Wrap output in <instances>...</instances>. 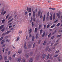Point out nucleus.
Segmentation results:
<instances>
[{
  "label": "nucleus",
  "instance_id": "obj_46",
  "mask_svg": "<svg viewBox=\"0 0 62 62\" xmlns=\"http://www.w3.org/2000/svg\"><path fill=\"white\" fill-rule=\"evenodd\" d=\"M5 30V28H3L2 30H1V31L3 32Z\"/></svg>",
  "mask_w": 62,
  "mask_h": 62
},
{
  "label": "nucleus",
  "instance_id": "obj_54",
  "mask_svg": "<svg viewBox=\"0 0 62 62\" xmlns=\"http://www.w3.org/2000/svg\"><path fill=\"white\" fill-rule=\"evenodd\" d=\"M50 59H52V58H53V56H52V55H51L50 56Z\"/></svg>",
  "mask_w": 62,
  "mask_h": 62
},
{
  "label": "nucleus",
  "instance_id": "obj_64",
  "mask_svg": "<svg viewBox=\"0 0 62 62\" xmlns=\"http://www.w3.org/2000/svg\"><path fill=\"white\" fill-rule=\"evenodd\" d=\"M25 59H24L23 60V62H25Z\"/></svg>",
  "mask_w": 62,
  "mask_h": 62
},
{
  "label": "nucleus",
  "instance_id": "obj_32",
  "mask_svg": "<svg viewBox=\"0 0 62 62\" xmlns=\"http://www.w3.org/2000/svg\"><path fill=\"white\" fill-rule=\"evenodd\" d=\"M62 35L60 34V35H58L57 36V38H58V37H61V36Z\"/></svg>",
  "mask_w": 62,
  "mask_h": 62
},
{
  "label": "nucleus",
  "instance_id": "obj_21",
  "mask_svg": "<svg viewBox=\"0 0 62 62\" xmlns=\"http://www.w3.org/2000/svg\"><path fill=\"white\" fill-rule=\"evenodd\" d=\"M42 13L41 12V13L40 15V18H42Z\"/></svg>",
  "mask_w": 62,
  "mask_h": 62
},
{
  "label": "nucleus",
  "instance_id": "obj_57",
  "mask_svg": "<svg viewBox=\"0 0 62 62\" xmlns=\"http://www.w3.org/2000/svg\"><path fill=\"white\" fill-rule=\"evenodd\" d=\"M10 54V51H9L8 52V55H9V54Z\"/></svg>",
  "mask_w": 62,
  "mask_h": 62
},
{
  "label": "nucleus",
  "instance_id": "obj_43",
  "mask_svg": "<svg viewBox=\"0 0 62 62\" xmlns=\"http://www.w3.org/2000/svg\"><path fill=\"white\" fill-rule=\"evenodd\" d=\"M46 25L45 24L44 25V29H45L46 28Z\"/></svg>",
  "mask_w": 62,
  "mask_h": 62
},
{
  "label": "nucleus",
  "instance_id": "obj_26",
  "mask_svg": "<svg viewBox=\"0 0 62 62\" xmlns=\"http://www.w3.org/2000/svg\"><path fill=\"white\" fill-rule=\"evenodd\" d=\"M40 11H39L38 12V16H40Z\"/></svg>",
  "mask_w": 62,
  "mask_h": 62
},
{
  "label": "nucleus",
  "instance_id": "obj_27",
  "mask_svg": "<svg viewBox=\"0 0 62 62\" xmlns=\"http://www.w3.org/2000/svg\"><path fill=\"white\" fill-rule=\"evenodd\" d=\"M31 26L32 27H34V23L33 22L31 23Z\"/></svg>",
  "mask_w": 62,
  "mask_h": 62
},
{
  "label": "nucleus",
  "instance_id": "obj_1",
  "mask_svg": "<svg viewBox=\"0 0 62 62\" xmlns=\"http://www.w3.org/2000/svg\"><path fill=\"white\" fill-rule=\"evenodd\" d=\"M4 11V8H3L2 9V11L1 13V15H4L6 13V11H5L3 13V12Z\"/></svg>",
  "mask_w": 62,
  "mask_h": 62
},
{
  "label": "nucleus",
  "instance_id": "obj_24",
  "mask_svg": "<svg viewBox=\"0 0 62 62\" xmlns=\"http://www.w3.org/2000/svg\"><path fill=\"white\" fill-rule=\"evenodd\" d=\"M4 27V25H2L0 27V30L3 27Z\"/></svg>",
  "mask_w": 62,
  "mask_h": 62
},
{
  "label": "nucleus",
  "instance_id": "obj_58",
  "mask_svg": "<svg viewBox=\"0 0 62 62\" xmlns=\"http://www.w3.org/2000/svg\"><path fill=\"white\" fill-rule=\"evenodd\" d=\"M33 20V18H32V17H31V19L30 21V22H31L32 21V20Z\"/></svg>",
  "mask_w": 62,
  "mask_h": 62
},
{
  "label": "nucleus",
  "instance_id": "obj_9",
  "mask_svg": "<svg viewBox=\"0 0 62 62\" xmlns=\"http://www.w3.org/2000/svg\"><path fill=\"white\" fill-rule=\"evenodd\" d=\"M45 15H44V16L43 18V22L45 21Z\"/></svg>",
  "mask_w": 62,
  "mask_h": 62
},
{
  "label": "nucleus",
  "instance_id": "obj_50",
  "mask_svg": "<svg viewBox=\"0 0 62 62\" xmlns=\"http://www.w3.org/2000/svg\"><path fill=\"white\" fill-rule=\"evenodd\" d=\"M5 21V20L3 19L2 21V23H4Z\"/></svg>",
  "mask_w": 62,
  "mask_h": 62
},
{
  "label": "nucleus",
  "instance_id": "obj_42",
  "mask_svg": "<svg viewBox=\"0 0 62 62\" xmlns=\"http://www.w3.org/2000/svg\"><path fill=\"white\" fill-rule=\"evenodd\" d=\"M9 15H7L6 16V19H7L8 18V16H9Z\"/></svg>",
  "mask_w": 62,
  "mask_h": 62
},
{
  "label": "nucleus",
  "instance_id": "obj_63",
  "mask_svg": "<svg viewBox=\"0 0 62 62\" xmlns=\"http://www.w3.org/2000/svg\"><path fill=\"white\" fill-rule=\"evenodd\" d=\"M29 16H31V13H29Z\"/></svg>",
  "mask_w": 62,
  "mask_h": 62
},
{
  "label": "nucleus",
  "instance_id": "obj_33",
  "mask_svg": "<svg viewBox=\"0 0 62 62\" xmlns=\"http://www.w3.org/2000/svg\"><path fill=\"white\" fill-rule=\"evenodd\" d=\"M35 45H36V44H35V43H34V44H33V46L32 47V48H34V47H35Z\"/></svg>",
  "mask_w": 62,
  "mask_h": 62
},
{
  "label": "nucleus",
  "instance_id": "obj_44",
  "mask_svg": "<svg viewBox=\"0 0 62 62\" xmlns=\"http://www.w3.org/2000/svg\"><path fill=\"white\" fill-rule=\"evenodd\" d=\"M3 39V37H1L0 39V41H1L2 40V39Z\"/></svg>",
  "mask_w": 62,
  "mask_h": 62
},
{
  "label": "nucleus",
  "instance_id": "obj_19",
  "mask_svg": "<svg viewBox=\"0 0 62 62\" xmlns=\"http://www.w3.org/2000/svg\"><path fill=\"white\" fill-rule=\"evenodd\" d=\"M54 26H55V24H54L52 26L50 27V28H53V27H54Z\"/></svg>",
  "mask_w": 62,
  "mask_h": 62
},
{
  "label": "nucleus",
  "instance_id": "obj_5",
  "mask_svg": "<svg viewBox=\"0 0 62 62\" xmlns=\"http://www.w3.org/2000/svg\"><path fill=\"white\" fill-rule=\"evenodd\" d=\"M55 18V13H54L53 14V19L54 20Z\"/></svg>",
  "mask_w": 62,
  "mask_h": 62
},
{
  "label": "nucleus",
  "instance_id": "obj_36",
  "mask_svg": "<svg viewBox=\"0 0 62 62\" xmlns=\"http://www.w3.org/2000/svg\"><path fill=\"white\" fill-rule=\"evenodd\" d=\"M50 56V54H48L47 56L46 57V58L47 59H48V58H49V57Z\"/></svg>",
  "mask_w": 62,
  "mask_h": 62
},
{
  "label": "nucleus",
  "instance_id": "obj_16",
  "mask_svg": "<svg viewBox=\"0 0 62 62\" xmlns=\"http://www.w3.org/2000/svg\"><path fill=\"white\" fill-rule=\"evenodd\" d=\"M4 42H5V40H3L2 41L1 43V44H4Z\"/></svg>",
  "mask_w": 62,
  "mask_h": 62
},
{
  "label": "nucleus",
  "instance_id": "obj_13",
  "mask_svg": "<svg viewBox=\"0 0 62 62\" xmlns=\"http://www.w3.org/2000/svg\"><path fill=\"white\" fill-rule=\"evenodd\" d=\"M39 37V34L37 33L36 35V39H37Z\"/></svg>",
  "mask_w": 62,
  "mask_h": 62
},
{
  "label": "nucleus",
  "instance_id": "obj_29",
  "mask_svg": "<svg viewBox=\"0 0 62 62\" xmlns=\"http://www.w3.org/2000/svg\"><path fill=\"white\" fill-rule=\"evenodd\" d=\"M20 39V37H18L17 39H16V41H18V40H19Z\"/></svg>",
  "mask_w": 62,
  "mask_h": 62
},
{
  "label": "nucleus",
  "instance_id": "obj_59",
  "mask_svg": "<svg viewBox=\"0 0 62 62\" xmlns=\"http://www.w3.org/2000/svg\"><path fill=\"white\" fill-rule=\"evenodd\" d=\"M6 41L7 42H9V40H8V39H7L6 40Z\"/></svg>",
  "mask_w": 62,
  "mask_h": 62
},
{
  "label": "nucleus",
  "instance_id": "obj_8",
  "mask_svg": "<svg viewBox=\"0 0 62 62\" xmlns=\"http://www.w3.org/2000/svg\"><path fill=\"white\" fill-rule=\"evenodd\" d=\"M29 53H28L27 54H25V56H26V57H29Z\"/></svg>",
  "mask_w": 62,
  "mask_h": 62
},
{
  "label": "nucleus",
  "instance_id": "obj_18",
  "mask_svg": "<svg viewBox=\"0 0 62 62\" xmlns=\"http://www.w3.org/2000/svg\"><path fill=\"white\" fill-rule=\"evenodd\" d=\"M22 52V51L21 50H20L19 51L18 53V54H21Z\"/></svg>",
  "mask_w": 62,
  "mask_h": 62
},
{
  "label": "nucleus",
  "instance_id": "obj_3",
  "mask_svg": "<svg viewBox=\"0 0 62 62\" xmlns=\"http://www.w3.org/2000/svg\"><path fill=\"white\" fill-rule=\"evenodd\" d=\"M24 48L25 49H27V47H26V42H25L24 45Z\"/></svg>",
  "mask_w": 62,
  "mask_h": 62
},
{
  "label": "nucleus",
  "instance_id": "obj_34",
  "mask_svg": "<svg viewBox=\"0 0 62 62\" xmlns=\"http://www.w3.org/2000/svg\"><path fill=\"white\" fill-rule=\"evenodd\" d=\"M6 35V33H3L2 34V36H5V35Z\"/></svg>",
  "mask_w": 62,
  "mask_h": 62
},
{
  "label": "nucleus",
  "instance_id": "obj_25",
  "mask_svg": "<svg viewBox=\"0 0 62 62\" xmlns=\"http://www.w3.org/2000/svg\"><path fill=\"white\" fill-rule=\"evenodd\" d=\"M50 20H52V19H53V16L52 14L50 16Z\"/></svg>",
  "mask_w": 62,
  "mask_h": 62
},
{
  "label": "nucleus",
  "instance_id": "obj_11",
  "mask_svg": "<svg viewBox=\"0 0 62 62\" xmlns=\"http://www.w3.org/2000/svg\"><path fill=\"white\" fill-rule=\"evenodd\" d=\"M4 59L5 60H7L8 59H7V56H4Z\"/></svg>",
  "mask_w": 62,
  "mask_h": 62
},
{
  "label": "nucleus",
  "instance_id": "obj_53",
  "mask_svg": "<svg viewBox=\"0 0 62 62\" xmlns=\"http://www.w3.org/2000/svg\"><path fill=\"white\" fill-rule=\"evenodd\" d=\"M58 44V43H57L54 45V46H56V45Z\"/></svg>",
  "mask_w": 62,
  "mask_h": 62
},
{
  "label": "nucleus",
  "instance_id": "obj_14",
  "mask_svg": "<svg viewBox=\"0 0 62 62\" xmlns=\"http://www.w3.org/2000/svg\"><path fill=\"white\" fill-rule=\"evenodd\" d=\"M13 20V18H12L9 20L8 22V23H9L10 22L12 21V20Z\"/></svg>",
  "mask_w": 62,
  "mask_h": 62
},
{
  "label": "nucleus",
  "instance_id": "obj_30",
  "mask_svg": "<svg viewBox=\"0 0 62 62\" xmlns=\"http://www.w3.org/2000/svg\"><path fill=\"white\" fill-rule=\"evenodd\" d=\"M28 10H29L28 12H31V8H30Z\"/></svg>",
  "mask_w": 62,
  "mask_h": 62
},
{
  "label": "nucleus",
  "instance_id": "obj_60",
  "mask_svg": "<svg viewBox=\"0 0 62 62\" xmlns=\"http://www.w3.org/2000/svg\"><path fill=\"white\" fill-rule=\"evenodd\" d=\"M30 54L31 55H32L33 54V52L30 53Z\"/></svg>",
  "mask_w": 62,
  "mask_h": 62
},
{
  "label": "nucleus",
  "instance_id": "obj_20",
  "mask_svg": "<svg viewBox=\"0 0 62 62\" xmlns=\"http://www.w3.org/2000/svg\"><path fill=\"white\" fill-rule=\"evenodd\" d=\"M21 57H19L17 60V61H19V62H20L21 61Z\"/></svg>",
  "mask_w": 62,
  "mask_h": 62
},
{
  "label": "nucleus",
  "instance_id": "obj_39",
  "mask_svg": "<svg viewBox=\"0 0 62 62\" xmlns=\"http://www.w3.org/2000/svg\"><path fill=\"white\" fill-rule=\"evenodd\" d=\"M41 40H39V42H38V44H40V42L41 41Z\"/></svg>",
  "mask_w": 62,
  "mask_h": 62
},
{
  "label": "nucleus",
  "instance_id": "obj_61",
  "mask_svg": "<svg viewBox=\"0 0 62 62\" xmlns=\"http://www.w3.org/2000/svg\"><path fill=\"white\" fill-rule=\"evenodd\" d=\"M54 45V44L53 43H52L51 45V46H53V45Z\"/></svg>",
  "mask_w": 62,
  "mask_h": 62
},
{
  "label": "nucleus",
  "instance_id": "obj_31",
  "mask_svg": "<svg viewBox=\"0 0 62 62\" xmlns=\"http://www.w3.org/2000/svg\"><path fill=\"white\" fill-rule=\"evenodd\" d=\"M32 61L33 59H32V58H31V59L30 60L29 62H32Z\"/></svg>",
  "mask_w": 62,
  "mask_h": 62
},
{
  "label": "nucleus",
  "instance_id": "obj_23",
  "mask_svg": "<svg viewBox=\"0 0 62 62\" xmlns=\"http://www.w3.org/2000/svg\"><path fill=\"white\" fill-rule=\"evenodd\" d=\"M31 32H32V29L31 28L29 30V34H30L31 33Z\"/></svg>",
  "mask_w": 62,
  "mask_h": 62
},
{
  "label": "nucleus",
  "instance_id": "obj_56",
  "mask_svg": "<svg viewBox=\"0 0 62 62\" xmlns=\"http://www.w3.org/2000/svg\"><path fill=\"white\" fill-rule=\"evenodd\" d=\"M41 27V25L39 24V29H40V28Z\"/></svg>",
  "mask_w": 62,
  "mask_h": 62
},
{
  "label": "nucleus",
  "instance_id": "obj_45",
  "mask_svg": "<svg viewBox=\"0 0 62 62\" xmlns=\"http://www.w3.org/2000/svg\"><path fill=\"white\" fill-rule=\"evenodd\" d=\"M11 17H12V16L11 15L10 17H9V18L8 19V20H9V19H11Z\"/></svg>",
  "mask_w": 62,
  "mask_h": 62
},
{
  "label": "nucleus",
  "instance_id": "obj_47",
  "mask_svg": "<svg viewBox=\"0 0 62 62\" xmlns=\"http://www.w3.org/2000/svg\"><path fill=\"white\" fill-rule=\"evenodd\" d=\"M58 55L57 54L56 55H54V57H57V56H58Z\"/></svg>",
  "mask_w": 62,
  "mask_h": 62
},
{
  "label": "nucleus",
  "instance_id": "obj_35",
  "mask_svg": "<svg viewBox=\"0 0 62 62\" xmlns=\"http://www.w3.org/2000/svg\"><path fill=\"white\" fill-rule=\"evenodd\" d=\"M49 15H50V14L49 13V12H48L47 13V17H48V16H49Z\"/></svg>",
  "mask_w": 62,
  "mask_h": 62
},
{
  "label": "nucleus",
  "instance_id": "obj_28",
  "mask_svg": "<svg viewBox=\"0 0 62 62\" xmlns=\"http://www.w3.org/2000/svg\"><path fill=\"white\" fill-rule=\"evenodd\" d=\"M31 44H29L28 45V46L29 47V48H31Z\"/></svg>",
  "mask_w": 62,
  "mask_h": 62
},
{
  "label": "nucleus",
  "instance_id": "obj_40",
  "mask_svg": "<svg viewBox=\"0 0 62 62\" xmlns=\"http://www.w3.org/2000/svg\"><path fill=\"white\" fill-rule=\"evenodd\" d=\"M59 52V50L56 51L55 52V54H57V53H58Z\"/></svg>",
  "mask_w": 62,
  "mask_h": 62
},
{
  "label": "nucleus",
  "instance_id": "obj_15",
  "mask_svg": "<svg viewBox=\"0 0 62 62\" xmlns=\"http://www.w3.org/2000/svg\"><path fill=\"white\" fill-rule=\"evenodd\" d=\"M49 46H48L47 47H46V51H47V50H48V49H49Z\"/></svg>",
  "mask_w": 62,
  "mask_h": 62
},
{
  "label": "nucleus",
  "instance_id": "obj_22",
  "mask_svg": "<svg viewBox=\"0 0 62 62\" xmlns=\"http://www.w3.org/2000/svg\"><path fill=\"white\" fill-rule=\"evenodd\" d=\"M11 32V31H7L6 33V34H8L10 32Z\"/></svg>",
  "mask_w": 62,
  "mask_h": 62
},
{
  "label": "nucleus",
  "instance_id": "obj_48",
  "mask_svg": "<svg viewBox=\"0 0 62 62\" xmlns=\"http://www.w3.org/2000/svg\"><path fill=\"white\" fill-rule=\"evenodd\" d=\"M2 59V56L1 55H0V60H1Z\"/></svg>",
  "mask_w": 62,
  "mask_h": 62
},
{
  "label": "nucleus",
  "instance_id": "obj_62",
  "mask_svg": "<svg viewBox=\"0 0 62 62\" xmlns=\"http://www.w3.org/2000/svg\"><path fill=\"white\" fill-rule=\"evenodd\" d=\"M51 49H49L48 50V52H51Z\"/></svg>",
  "mask_w": 62,
  "mask_h": 62
},
{
  "label": "nucleus",
  "instance_id": "obj_2",
  "mask_svg": "<svg viewBox=\"0 0 62 62\" xmlns=\"http://www.w3.org/2000/svg\"><path fill=\"white\" fill-rule=\"evenodd\" d=\"M45 57H46V54H44L41 57V59H44L45 58Z\"/></svg>",
  "mask_w": 62,
  "mask_h": 62
},
{
  "label": "nucleus",
  "instance_id": "obj_51",
  "mask_svg": "<svg viewBox=\"0 0 62 62\" xmlns=\"http://www.w3.org/2000/svg\"><path fill=\"white\" fill-rule=\"evenodd\" d=\"M11 59H12L11 57H9V60H11Z\"/></svg>",
  "mask_w": 62,
  "mask_h": 62
},
{
  "label": "nucleus",
  "instance_id": "obj_17",
  "mask_svg": "<svg viewBox=\"0 0 62 62\" xmlns=\"http://www.w3.org/2000/svg\"><path fill=\"white\" fill-rule=\"evenodd\" d=\"M46 42H47L46 41H45L43 43V45H46Z\"/></svg>",
  "mask_w": 62,
  "mask_h": 62
},
{
  "label": "nucleus",
  "instance_id": "obj_55",
  "mask_svg": "<svg viewBox=\"0 0 62 62\" xmlns=\"http://www.w3.org/2000/svg\"><path fill=\"white\" fill-rule=\"evenodd\" d=\"M57 22H58V20H56L54 22V23H57Z\"/></svg>",
  "mask_w": 62,
  "mask_h": 62
},
{
  "label": "nucleus",
  "instance_id": "obj_52",
  "mask_svg": "<svg viewBox=\"0 0 62 62\" xmlns=\"http://www.w3.org/2000/svg\"><path fill=\"white\" fill-rule=\"evenodd\" d=\"M15 55H16L15 54H14L12 56L13 57H15Z\"/></svg>",
  "mask_w": 62,
  "mask_h": 62
},
{
  "label": "nucleus",
  "instance_id": "obj_10",
  "mask_svg": "<svg viewBox=\"0 0 62 62\" xmlns=\"http://www.w3.org/2000/svg\"><path fill=\"white\" fill-rule=\"evenodd\" d=\"M35 39V37L34 36H33L32 37V41H34V40Z\"/></svg>",
  "mask_w": 62,
  "mask_h": 62
},
{
  "label": "nucleus",
  "instance_id": "obj_4",
  "mask_svg": "<svg viewBox=\"0 0 62 62\" xmlns=\"http://www.w3.org/2000/svg\"><path fill=\"white\" fill-rule=\"evenodd\" d=\"M40 54L39 53L38 54H37V59H39V55H40Z\"/></svg>",
  "mask_w": 62,
  "mask_h": 62
},
{
  "label": "nucleus",
  "instance_id": "obj_37",
  "mask_svg": "<svg viewBox=\"0 0 62 62\" xmlns=\"http://www.w3.org/2000/svg\"><path fill=\"white\" fill-rule=\"evenodd\" d=\"M50 26V24H48L47 26H46V28H48Z\"/></svg>",
  "mask_w": 62,
  "mask_h": 62
},
{
  "label": "nucleus",
  "instance_id": "obj_41",
  "mask_svg": "<svg viewBox=\"0 0 62 62\" xmlns=\"http://www.w3.org/2000/svg\"><path fill=\"white\" fill-rule=\"evenodd\" d=\"M60 23H58L56 25L57 26H58L59 25H60Z\"/></svg>",
  "mask_w": 62,
  "mask_h": 62
},
{
  "label": "nucleus",
  "instance_id": "obj_7",
  "mask_svg": "<svg viewBox=\"0 0 62 62\" xmlns=\"http://www.w3.org/2000/svg\"><path fill=\"white\" fill-rule=\"evenodd\" d=\"M36 16V14L35 11H33V17H35Z\"/></svg>",
  "mask_w": 62,
  "mask_h": 62
},
{
  "label": "nucleus",
  "instance_id": "obj_6",
  "mask_svg": "<svg viewBox=\"0 0 62 62\" xmlns=\"http://www.w3.org/2000/svg\"><path fill=\"white\" fill-rule=\"evenodd\" d=\"M56 15H57V16L58 17V19H60V15H59V14L58 13H57Z\"/></svg>",
  "mask_w": 62,
  "mask_h": 62
},
{
  "label": "nucleus",
  "instance_id": "obj_12",
  "mask_svg": "<svg viewBox=\"0 0 62 62\" xmlns=\"http://www.w3.org/2000/svg\"><path fill=\"white\" fill-rule=\"evenodd\" d=\"M37 31H38V28H36L35 29L34 32L35 33H37Z\"/></svg>",
  "mask_w": 62,
  "mask_h": 62
},
{
  "label": "nucleus",
  "instance_id": "obj_49",
  "mask_svg": "<svg viewBox=\"0 0 62 62\" xmlns=\"http://www.w3.org/2000/svg\"><path fill=\"white\" fill-rule=\"evenodd\" d=\"M54 36H53L51 38V39H53L54 38Z\"/></svg>",
  "mask_w": 62,
  "mask_h": 62
},
{
  "label": "nucleus",
  "instance_id": "obj_38",
  "mask_svg": "<svg viewBox=\"0 0 62 62\" xmlns=\"http://www.w3.org/2000/svg\"><path fill=\"white\" fill-rule=\"evenodd\" d=\"M51 33H50L48 36V38H49L50 36H51Z\"/></svg>",
  "mask_w": 62,
  "mask_h": 62
}]
</instances>
